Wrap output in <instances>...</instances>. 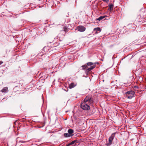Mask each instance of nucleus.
I'll return each instance as SVG.
<instances>
[{"label":"nucleus","instance_id":"nucleus-12","mask_svg":"<svg viewBox=\"0 0 146 146\" xmlns=\"http://www.w3.org/2000/svg\"><path fill=\"white\" fill-rule=\"evenodd\" d=\"M113 7V4H110L109 6V9H110V10H112Z\"/></svg>","mask_w":146,"mask_h":146},{"label":"nucleus","instance_id":"nucleus-9","mask_svg":"<svg viewBox=\"0 0 146 146\" xmlns=\"http://www.w3.org/2000/svg\"><path fill=\"white\" fill-rule=\"evenodd\" d=\"M64 136L65 137H68L73 136V135H70L69 133H65L64 134Z\"/></svg>","mask_w":146,"mask_h":146},{"label":"nucleus","instance_id":"nucleus-16","mask_svg":"<svg viewBox=\"0 0 146 146\" xmlns=\"http://www.w3.org/2000/svg\"><path fill=\"white\" fill-rule=\"evenodd\" d=\"M102 1L106 2H107L109 1V0H102Z\"/></svg>","mask_w":146,"mask_h":146},{"label":"nucleus","instance_id":"nucleus-1","mask_svg":"<svg viewBox=\"0 0 146 146\" xmlns=\"http://www.w3.org/2000/svg\"><path fill=\"white\" fill-rule=\"evenodd\" d=\"M93 102V100L91 96H88L85 98L84 101L82 102L81 107L84 110H89L90 109V106Z\"/></svg>","mask_w":146,"mask_h":146},{"label":"nucleus","instance_id":"nucleus-17","mask_svg":"<svg viewBox=\"0 0 146 146\" xmlns=\"http://www.w3.org/2000/svg\"><path fill=\"white\" fill-rule=\"evenodd\" d=\"M3 63V61H0V65Z\"/></svg>","mask_w":146,"mask_h":146},{"label":"nucleus","instance_id":"nucleus-8","mask_svg":"<svg viewBox=\"0 0 146 146\" xmlns=\"http://www.w3.org/2000/svg\"><path fill=\"white\" fill-rule=\"evenodd\" d=\"M76 85V84H74V83H72L69 85V87L71 89L75 87Z\"/></svg>","mask_w":146,"mask_h":146},{"label":"nucleus","instance_id":"nucleus-3","mask_svg":"<svg viewBox=\"0 0 146 146\" xmlns=\"http://www.w3.org/2000/svg\"><path fill=\"white\" fill-rule=\"evenodd\" d=\"M87 66H91L90 68H89L88 69H87L86 71L88 72H89L93 69L96 67V65L95 64H93V63L92 62H89L87 64Z\"/></svg>","mask_w":146,"mask_h":146},{"label":"nucleus","instance_id":"nucleus-18","mask_svg":"<svg viewBox=\"0 0 146 146\" xmlns=\"http://www.w3.org/2000/svg\"><path fill=\"white\" fill-rule=\"evenodd\" d=\"M71 145V144H70V143H69V144L67 145L66 146H69L70 145Z\"/></svg>","mask_w":146,"mask_h":146},{"label":"nucleus","instance_id":"nucleus-13","mask_svg":"<svg viewBox=\"0 0 146 146\" xmlns=\"http://www.w3.org/2000/svg\"><path fill=\"white\" fill-rule=\"evenodd\" d=\"M82 68H84V69H88V66L86 65H82Z\"/></svg>","mask_w":146,"mask_h":146},{"label":"nucleus","instance_id":"nucleus-6","mask_svg":"<svg viewBox=\"0 0 146 146\" xmlns=\"http://www.w3.org/2000/svg\"><path fill=\"white\" fill-rule=\"evenodd\" d=\"M101 31V29L99 27H97L94 28V31L95 32V34H97L100 32Z\"/></svg>","mask_w":146,"mask_h":146},{"label":"nucleus","instance_id":"nucleus-5","mask_svg":"<svg viewBox=\"0 0 146 146\" xmlns=\"http://www.w3.org/2000/svg\"><path fill=\"white\" fill-rule=\"evenodd\" d=\"M76 29L79 31L82 32L85 31L86 28L84 26H79L77 27Z\"/></svg>","mask_w":146,"mask_h":146},{"label":"nucleus","instance_id":"nucleus-4","mask_svg":"<svg viewBox=\"0 0 146 146\" xmlns=\"http://www.w3.org/2000/svg\"><path fill=\"white\" fill-rule=\"evenodd\" d=\"M115 133H113L112 134L111 137H110L109 139V143H107L108 145H111L112 143V141L115 137Z\"/></svg>","mask_w":146,"mask_h":146},{"label":"nucleus","instance_id":"nucleus-7","mask_svg":"<svg viewBox=\"0 0 146 146\" xmlns=\"http://www.w3.org/2000/svg\"><path fill=\"white\" fill-rule=\"evenodd\" d=\"M1 91L2 92H7L8 91V88L7 87H5L1 90Z\"/></svg>","mask_w":146,"mask_h":146},{"label":"nucleus","instance_id":"nucleus-14","mask_svg":"<svg viewBox=\"0 0 146 146\" xmlns=\"http://www.w3.org/2000/svg\"><path fill=\"white\" fill-rule=\"evenodd\" d=\"M63 30L64 31L67 32L68 31V29L67 27L66 26H64L63 27Z\"/></svg>","mask_w":146,"mask_h":146},{"label":"nucleus","instance_id":"nucleus-11","mask_svg":"<svg viewBox=\"0 0 146 146\" xmlns=\"http://www.w3.org/2000/svg\"><path fill=\"white\" fill-rule=\"evenodd\" d=\"M105 17V16H100V17H99L98 19H97V20L100 21L101 20H102V19L104 18Z\"/></svg>","mask_w":146,"mask_h":146},{"label":"nucleus","instance_id":"nucleus-10","mask_svg":"<svg viewBox=\"0 0 146 146\" xmlns=\"http://www.w3.org/2000/svg\"><path fill=\"white\" fill-rule=\"evenodd\" d=\"M68 132L70 135H74L73 133H74V131L73 129H69L68 130Z\"/></svg>","mask_w":146,"mask_h":146},{"label":"nucleus","instance_id":"nucleus-2","mask_svg":"<svg viewBox=\"0 0 146 146\" xmlns=\"http://www.w3.org/2000/svg\"><path fill=\"white\" fill-rule=\"evenodd\" d=\"M135 92L133 91H130L125 93L126 97L128 99H131L134 97Z\"/></svg>","mask_w":146,"mask_h":146},{"label":"nucleus","instance_id":"nucleus-19","mask_svg":"<svg viewBox=\"0 0 146 146\" xmlns=\"http://www.w3.org/2000/svg\"><path fill=\"white\" fill-rule=\"evenodd\" d=\"M134 87H135V88H138V87L137 86H135Z\"/></svg>","mask_w":146,"mask_h":146},{"label":"nucleus","instance_id":"nucleus-15","mask_svg":"<svg viewBox=\"0 0 146 146\" xmlns=\"http://www.w3.org/2000/svg\"><path fill=\"white\" fill-rule=\"evenodd\" d=\"M75 143V141H72V142H71L70 143V144L72 145L74 144V143Z\"/></svg>","mask_w":146,"mask_h":146}]
</instances>
